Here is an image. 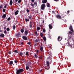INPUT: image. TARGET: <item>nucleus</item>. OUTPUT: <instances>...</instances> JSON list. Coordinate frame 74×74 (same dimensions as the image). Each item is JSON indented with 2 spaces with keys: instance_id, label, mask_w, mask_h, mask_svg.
<instances>
[{
  "instance_id": "1",
  "label": "nucleus",
  "mask_w": 74,
  "mask_h": 74,
  "mask_svg": "<svg viewBox=\"0 0 74 74\" xmlns=\"http://www.w3.org/2000/svg\"><path fill=\"white\" fill-rule=\"evenodd\" d=\"M16 74H21L22 72H23L24 70L23 69H20L17 70L16 69Z\"/></svg>"
},
{
  "instance_id": "2",
  "label": "nucleus",
  "mask_w": 74,
  "mask_h": 74,
  "mask_svg": "<svg viewBox=\"0 0 74 74\" xmlns=\"http://www.w3.org/2000/svg\"><path fill=\"white\" fill-rule=\"evenodd\" d=\"M46 65H47V66H46V69L48 70L50 68L49 61L48 60L47 61H46Z\"/></svg>"
},
{
  "instance_id": "3",
  "label": "nucleus",
  "mask_w": 74,
  "mask_h": 74,
  "mask_svg": "<svg viewBox=\"0 0 74 74\" xmlns=\"http://www.w3.org/2000/svg\"><path fill=\"white\" fill-rule=\"evenodd\" d=\"M56 18L57 19L61 20L62 19V16L59 14H57L56 15Z\"/></svg>"
},
{
  "instance_id": "4",
  "label": "nucleus",
  "mask_w": 74,
  "mask_h": 74,
  "mask_svg": "<svg viewBox=\"0 0 74 74\" xmlns=\"http://www.w3.org/2000/svg\"><path fill=\"white\" fill-rule=\"evenodd\" d=\"M69 29L71 30L73 33H74V31L73 29V26L71 25H70V27H69Z\"/></svg>"
},
{
  "instance_id": "5",
  "label": "nucleus",
  "mask_w": 74,
  "mask_h": 74,
  "mask_svg": "<svg viewBox=\"0 0 74 74\" xmlns=\"http://www.w3.org/2000/svg\"><path fill=\"white\" fill-rule=\"evenodd\" d=\"M46 5L45 4H43L41 5V10H44L45 8Z\"/></svg>"
},
{
  "instance_id": "6",
  "label": "nucleus",
  "mask_w": 74,
  "mask_h": 74,
  "mask_svg": "<svg viewBox=\"0 0 74 74\" xmlns=\"http://www.w3.org/2000/svg\"><path fill=\"white\" fill-rule=\"evenodd\" d=\"M31 5L32 6V7H34V5H36V6H37V2H35L33 4L32 3H31Z\"/></svg>"
},
{
  "instance_id": "7",
  "label": "nucleus",
  "mask_w": 74,
  "mask_h": 74,
  "mask_svg": "<svg viewBox=\"0 0 74 74\" xmlns=\"http://www.w3.org/2000/svg\"><path fill=\"white\" fill-rule=\"evenodd\" d=\"M22 38L24 40H26L27 39V37H26V36H23L22 37Z\"/></svg>"
},
{
  "instance_id": "8",
  "label": "nucleus",
  "mask_w": 74,
  "mask_h": 74,
  "mask_svg": "<svg viewBox=\"0 0 74 74\" xmlns=\"http://www.w3.org/2000/svg\"><path fill=\"white\" fill-rule=\"evenodd\" d=\"M20 35H21L20 32H18L16 34V36H17V37L18 38L19 37H21Z\"/></svg>"
},
{
  "instance_id": "9",
  "label": "nucleus",
  "mask_w": 74,
  "mask_h": 74,
  "mask_svg": "<svg viewBox=\"0 0 74 74\" xmlns=\"http://www.w3.org/2000/svg\"><path fill=\"white\" fill-rule=\"evenodd\" d=\"M40 50L41 51H42L43 50V47H42V45H41L40 46Z\"/></svg>"
},
{
  "instance_id": "10",
  "label": "nucleus",
  "mask_w": 74,
  "mask_h": 74,
  "mask_svg": "<svg viewBox=\"0 0 74 74\" xmlns=\"http://www.w3.org/2000/svg\"><path fill=\"white\" fill-rule=\"evenodd\" d=\"M47 2V0H42V3H46Z\"/></svg>"
},
{
  "instance_id": "11",
  "label": "nucleus",
  "mask_w": 74,
  "mask_h": 74,
  "mask_svg": "<svg viewBox=\"0 0 74 74\" xmlns=\"http://www.w3.org/2000/svg\"><path fill=\"white\" fill-rule=\"evenodd\" d=\"M6 16V14H4L2 16V17L3 19H5Z\"/></svg>"
},
{
  "instance_id": "12",
  "label": "nucleus",
  "mask_w": 74,
  "mask_h": 74,
  "mask_svg": "<svg viewBox=\"0 0 74 74\" xmlns=\"http://www.w3.org/2000/svg\"><path fill=\"white\" fill-rule=\"evenodd\" d=\"M46 6H47V7L48 8H50V3H47V4H46Z\"/></svg>"
},
{
  "instance_id": "13",
  "label": "nucleus",
  "mask_w": 74,
  "mask_h": 74,
  "mask_svg": "<svg viewBox=\"0 0 74 74\" xmlns=\"http://www.w3.org/2000/svg\"><path fill=\"white\" fill-rule=\"evenodd\" d=\"M24 27H23V28H22L21 30V31L22 33H23L24 32Z\"/></svg>"
},
{
  "instance_id": "14",
  "label": "nucleus",
  "mask_w": 74,
  "mask_h": 74,
  "mask_svg": "<svg viewBox=\"0 0 74 74\" xmlns=\"http://www.w3.org/2000/svg\"><path fill=\"white\" fill-rule=\"evenodd\" d=\"M18 12H19V11L18 10H17V11H16L15 12V15H17L18 14Z\"/></svg>"
},
{
  "instance_id": "15",
  "label": "nucleus",
  "mask_w": 74,
  "mask_h": 74,
  "mask_svg": "<svg viewBox=\"0 0 74 74\" xmlns=\"http://www.w3.org/2000/svg\"><path fill=\"white\" fill-rule=\"evenodd\" d=\"M49 29H52V26L51 24H49Z\"/></svg>"
},
{
  "instance_id": "16",
  "label": "nucleus",
  "mask_w": 74,
  "mask_h": 74,
  "mask_svg": "<svg viewBox=\"0 0 74 74\" xmlns=\"http://www.w3.org/2000/svg\"><path fill=\"white\" fill-rule=\"evenodd\" d=\"M5 36V35L4 34H1L0 35V37H3Z\"/></svg>"
},
{
  "instance_id": "17",
  "label": "nucleus",
  "mask_w": 74,
  "mask_h": 74,
  "mask_svg": "<svg viewBox=\"0 0 74 74\" xmlns=\"http://www.w3.org/2000/svg\"><path fill=\"white\" fill-rule=\"evenodd\" d=\"M28 31H27V30L25 31L24 32L25 35H27L28 34Z\"/></svg>"
},
{
  "instance_id": "18",
  "label": "nucleus",
  "mask_w": 74,
  "mask_h": 74,
  "mask_svg": "<svg viewBox=\"0 0 74 74\" xmlns=\"http://www.w3.org/2000/svg\"><path fill=\"white\" fill-rule=\"evenodd\" d=\"M40 41V39L38 38V39H36V40H35V41L36 42H38Z\"/></svg>"
},
{
  "instance_id": "19",
  "label": "nucleus",
  "mask_w": 74,
  "mask_h": 74,
  "mask_svg": "<svg viewBox=\"0 0 74 74\" xmlns=\"http://www.w3.org/2000/svg\"><path fill=\"white\" fill-rule=\"evenodd\" d=\"M13 3V1L12 0H11L10 1V4L11 5H12Z\"/></svg>"
},
{
  "instance_id": "20",
  "label": "nucleus",
  "mask_w": 74,
  "mask_h": 74,
  "mask_svg": "<svg viewBox=\"0 0 74 74\" xmlns=\"http://www.w3.org/2000/svg\"><path fill=\"white\" fill-rule=\"evenodd\" d=\"M13 63V62L12 61H10L9 64L10 65H12Z\"/></svg>"
},
{
  "instance_id": "21",
  "label": "nucleus",
  "mask_w": 74,
  "mask_h": 74,
  "mask_svg": "<svg viewBox=\"0 0 74 74\" xmlns=\"http://www.w3.org/2000/svg\"><path fill=\"white\" fill-rule=\"evenodd\" d=\"M3 7V6L2 4H1L0 5V9H2Z\"/></svg>"
},
{
  "instance_id": "22",
  "label": "nucleus",
  "mask_w": 74,
  "mask_h": 74,
  "mask_svg": "<svg viewBox=\"0 0 74 74\" xmlns=\"http://www.w3.org/2000/svg\"><path fill=\"white\" fill-rule=\"evenodd\" d=\"M29 19L30 20H31L32 19V15H30L29 16Z\"/></svg>"
},
{
  "instance_id": "23",
  "label": "nucleus",
  "mask_w": 74,
  "mask_h": 74,
  "mask_svg": "<svg viewBox=\"0 0 74 74\" xmlns=\"http://www.w3.org/2000/svg\"><path fill=\"white\" fill-rule=\"evenodd\" d=\"M23 53L22 52H21L19 53V55L20 56H23Z\"/></svg>"
},
{
  "instance_id": "24",
  "label": "nucleus",
  "mask_w": 74,
  "mask_h": 74,
  "mask_svg": "<svg viewBox=\"0 0 74 74\" xmlns=\"http://www.w3.org/2000/svg\"><path fill=\"white\" fill-rule=\"evenodd\" d=\"M16 28V26L15 25L13 26V29L14 30Z\"/></svg>"
},
{
  "instance_id": "25",
  "label": "nucleus",
  "mask_w": 74,
  "mask_h": 74,
  "mask_svg": "<svg viewBox=\"0 0 74 74\" xmlns=\"http://www.w3.org/2000/svg\"><path fill=\"white\" fill-rule=\"evenodd\" d=\"M29 27L30 28H32L33 27V26L32 25V24L31 22L30 23V24L29 25Z\"/></svg>"
},
{
  "instance_id": "26",
  "label": "nucleus",
  "mask_w": 74,
  "mask_h": 74,
  "mask_svg": "<svg viewBox=\"0 0 74 74\" xmlns=\"http://www.w3.org/2000/svg\"><path fill=\"white\" fill-rule=\"evenodd\" d=\"M26 69L27 70H28L29 69V67L28 66H27L26 67Z\"/></svg>"
},
{
  "instance_id": "27",
  "label": "nucleus",
  "mask_w": 74,
  "mask_h": 74,
  "mask_svg": "<svg viewBox=\"0 0 74 74\" xmlns=\"http://www.w3.org/2000/svg\"><path fill=\"white\" fill-rule=\"evenodd\" d=\"M43 40H44V41H46V38L45 37H43Z\"/></svg>"
},
{
  "instance_id": "28",
  "label": "nucleus",
  "mask_w": 74,
  "mask_h": 74,
  "mask_svg": "<svg viewBox=\"0 0 74 74\" xmlns=\"http://www.w3.org/2000/svg\"><path fill=\"white\" fill-rule=\"evenodd\" d=\"M40 27H38L37 28V31H39L40 29Z\"/></svg>"
},
{
  "instance_id": "29",
  "label": "nucleus",
  "mask_w": 74,
  "mask_h": 74,
  "mask_svg": "<svg viewBox=\"0 0 74 74\" xmlns=\"http://www.w3.org/2000/svg\"><path fill=\"white\" fill-rule=\"evenodd\" d=\"M25 21L26 22L29 21V19H27V18H25Z\"/></svg>"
},
{
  "instance_id": "30",
  "label": "nucleus",
  "mask_w": 74,
  "mask_h": 74,
  "mask_svg": "<svg viewBox=\"0 0 74 74\" xmlns=\"http://www.w3.org/2000/svg\"><path fill=\"white\" fill-rule=\"evenodd\" d=\"M14 52L16 53H19L18 52V51H17V50H14Z\"/></svg>"
},
{
  "instance_id": "31",
  "label": "nucleus",
  "mask_w": 74,
  "mask_h": 74,
  "mask_svg": "<svg viewBox=\"0 0 74 74\" xmlns=\"http://www.w3.org/2000/svg\"><path fill=\"white\" fill-rule=\"evenodd\" d=\"M60 36H58V40L60 42L61 41V40H60Z\"/></svg>"
},
{
  "instance_id": "32",
  "label": "nucleus",
  "mask_w": 74,
  "mask_h": 74,
  "mask_svg": "<svg viewBox=\"0 0 74 74\" xmlns=\"http://www.w3.org/2000/svg\"><path fill=\"white\" fill-rule=\"evenodd\" d=\"M27 56H29V53L28 52V51H27L26 54H25Z\"/></svg>"
},
{
  "instance_id": "33",
  "label": "nucleus",
  "mask_w": 74,
  "mask_h": 74,
  "mask_svg": "<svg viewBox=\"0 0 74 74\" xmlns=\"http://www.w3.org/2000/svg\"><path fill=\"white\" fill-rule=\"evenodd\" d=\"M6 30H7V31L8 32H9L10 31V29L9 27H8Z\"/></svg>"
},
{
  "instance_id": "34",
  "label": "nucleus",
  "mask_w": 74,
  "mask_h": 74,
  "mask_svg": "<svg viewBox=\"0 0 74 74\" xmlns=\"http://www.w3.org/2000/svg\"><path fill=\"white\" fill-rule=\"evenodd\" d=\"M43 58V56H40V57H39V59L41 60V59Z\"/></svg>"
},
{
  "instance_id": "35",
  "label": "nucleus",
  "mask_w": 74,
  "mask_h": 74,
  "mask_svg": "<svg viewBox=\"0 0 74 74\" xmlns=\"http://www.w3.org/2000/svg\"><path fill=\"white\" fill-rule=\"evenodd\" d=\"M37 43H36H36H35V44H34V46L35 47H36L37 46Z\"/></svg>"
},
{
  "instance_id": "36",
  "label": "nucleus",
  "mask_w": 74,
  "mask_h": 74,
  "mask_svg": "<svg viewBox=\"0 0 74 74\" xmlns=\"http://www.w3.org/2000/svg\"><path fill=\"white\" fill-rule=\"evenodd\" d=\"M40 36H41V37H42L43 36V34L42 33H40Z\"/></svg>"
},
{
  "instance_id": "37",
  "label": "nucleus",
  "mask_w": 74,
  "mask_h": 74,
  "mask_svg": "<svg viewBox=\"0 0 74 74\" xmlns=\"http://www.w3.org/2000/svg\"><path fill=\"white\" fill-rule=\"evenodd\" d=\"M68 34H71H71H72V33L71 31H69V32H68Z\"/></svg>"
},
{
  "instance_id": "38",
  "label": "nucleus",
  "mask_w": 74,
  "mask_h": 74,
  "mask_svg": "<svg viewBox=\"0 0 74 74\" xmlns=\"http://www.w3.org/2000/svg\"><path fill=\"white\" fill-rule=\"evenodd\" d=\"M34 34H35V35H38V34L37 33V31H36L34 32Z\"/></svg>"
},
{
  "instance_id": "39",
  "label": "nucleus",
  "mask_w": 74,
  "mask_h": 74,
  "mask_svg": "<svg viewBox=\"0 0 74 74\" xmlns=\"http://www.w3.org/2000/svg\"><path fill=\"white\" fill-rule=\"evenodd\" d=\"M43 32H44V33L45 32L46 30H45V29H43Z\"/></svg>"
},
{
  "instance_id": "40",
  "label": "nucleus",
  "mask_w": 74,
  "mask_h": 74,
  "mask_svg": "<svg viewBox=\"0 0 74 74\" xmlns=\"http://www.w3.org/2000/svg\"><path fill=\"white\" fill-rule=\"evenodd\" d=\"M8 21H10V20H11V18L10 17H9L8 18Z\"/></svg>"
},
{
  "instance_id": "41",
  "label": "nucleus",
  "mask_w": 74,
  "mask_h": 74,
  "mask_svg": "<svg viewBox=\"0 0 74 74\" xmlns=\"http://www.w3.org/2000/svg\"><path fill=\"white\" fill-rule=\"evenodd\" d=\"M34 56L36 58H37L38 57V56H37V55H36V54H35Z\"/></svg>"
},
{
  "instance_id": "42",
  "label": "nucleus",
  "mask_w": 74,
  "mask_h": 74,
  "mask_svg": "<svg viewBox=\"0 0 74 74\" xmlns=\"http://www.w3.org/2000/svg\"><path fill=\"white\" fill-rule=\"evenodd\" d=\"M21 2V0H19L18 1V3H20Z\"/></svg>"
},
{
  "instance_id": "43",
  "label": "nucleus",
  "mask_w": 74,
  "mask_h": 74,
  "mask_svg": "<svg viewBox=\"0 0 74 74\" xmlns=\"http://www.w3.org/2000/svg\"><path fill=\"white\" fill-rule=\"evenodd\" d=\"M3 12H5V9H3Z\"/></svg>"
},
{
  "instance_id": "44",
  "label": "nucleus",
  "mask_w": 74,
  "mask_h": 74,
  "mask_svg": "<svg viewBox=\"0 0 74 74\" xmlns=\"http://www.w3.org/2000/svg\"><path fill=\"white\" fill-rule=\"evenodd\" d=\"M27 12H28V13H29V9H27Z\"/></svg>"
},
{
  "instance_id": "45",
  "label": "nucleus",
  "mask_w": 74,
  "mask_h": 74,
  "mask_svg": "<svg viewBox=\"0 0 74 74\" xmlns=\"http://www.w3.org/2000/svg\"><path fill=\"white\" fill-rule=\"evenodd\" d=\"M69 39L71 40V36H69L68 38Z\"/></svg>"
},
{
  "instance_id": "46",
  "label": "nucleus",
  "mask_w": 74,
  "mask_h": 74,
  "mask_svg": "<svg viewBox=\"0 0 74 74\" xmlns=\"http://www.w3.org/2000/svg\"><path fill=\"white\" fill-rule=\"evenodd\" d=\"M7 6V4L5 5V6H4V8H6V6Z\"/></svg>"
},
{
  "instance_id": "47",
  "label": "nucleus",
  "mask_w": 74,
  "mask_h": 74,
  "mask_svg": "<svg viewBox=\"0 0 74 74\" xmlns=\"http://www.w3.org/2000/svg\"><path fill=\"white\" fill-rule=\"evenodd\" d=\"M52 13L53 14H55V12L54 11H52Z\"/></svg>"
},
{
  "instance_id": "48",
  "label": "nucleus",
  "mask_w": 74,
  "mask_h": 74,
  "mask_svg": "<svg viewBox=\"0 0 74 74\" xmlns=\"http://www.w3.org/2000/svg\"><path fill=\"white\" fill-rule=\"evenodd\" d=\"M11 51H9L8 52V54H11Z\"/></svg>"
},
{
  "instance_id": "49",
  "label": "nucleus",
  "mask_w": 74,
  "mask_h": 74,
  "mask_svg": "<svg viewBox=\"0 0 74 74\" xmlns=\"http://www.w3.org/2000/svg\"><path fill=\"white\" fill-rule=\"evenodd\" d=\"M14 62L15 63H17V61H16V60H15Z\"/></svg>"
},
{
  "instance_id": "50",
  "label": "nucleus",
  "mask_w": 74,
  "mask_h": 74,
  "mask_svg": "<svg viewBox=\"0 0 74 74\" xmlns=\"http://www.w3.org/2000/svg\"><path fill=\"white\" fill-rule=\"evenodd\" d=\"M35 1V0H32V3H34Z\"/></svg>"
},
{
  "instance_id": "51",
  "label": "nucleus",
  "mask_w": 74,
  "mask_h": 74,
  "mask_svg": "<svg viewBox=\"0 0 74 74\" xmlns=\"http://www.w3.org/2000/svg\"><path fill=\"white\" fill-rule=\"evenodd\" d=\"M72 34L73 35V39H74V34Z\"/></svg>"
},
{
  "instance_id": "52",
  "label": "nucleus",
  "mask_w": 74,
  "mask_h": 74,
  "mask_svg": "<svg viewBox=\"0 0 74 74\" xmlns=\"http://www.w3.org/2000/svg\"><path fill=\"white\" fill-rule=\"evenodd\" d=\"M23 42H21L20 45H23Z\"/></svg>"
},
{
  "instance_id": "53",
  "label": "nucleus",
  "mask_w": 74,
  "mask_h": 74,
  "mask_svg": "<svg viewBox=\"0 0 74 74\" xmlns=\"http://www.w3.org/2000/svg\"><path fill=\"white\" fill-rule=\"evenodd\" d=\"M6 30H5V31H4V33L5 34H6Z\"/></svg>"
},
{
  "instance_id": "54",
  "label": "nucleus",
  "mask_w": 74,
  "mask_h": 74,
  "mask_svg": "<svg viewBox=\"0 0 74 74\" xmlns=\"http://www.w3.org/2000/svg\"><path fill=\"white\" fill-rule=\"evenodd\" d=\"M55 1H56V2H58L59 1V0H54Z\"/></svg>"
},
{
  "instance_id": "55",
  "label": "nucleus",
  "mask_w": 74,
  "mask_h": 74,
  "mask_svg": "<svg viewBox=\"0 0 74 74\" xmlns=\"http://www.w3.org/2000/svg\"><path fill=\"white\" fill-rule=\"evenodd\" d=\"M27 44L29 45H30L31 44V42H29Z\"/></svg>"
},
{
  "instance_id": "56",
  "label": "nucleus",
  "mask_w": 74,
  "mask_h": 74,
  "mask_svg": "<svg viewBox=\"0 0 74 74\" xmlns=\"http://www.w3.org/2000/svg\"><path fill=\"white\" fill-rule=\"evenodd\" d=\"M70 12V11L69 10H68L67 12V13L68 14H69Z\"/></svg>"
},
{
  "instance_id": "57",
  "label": "nucleus",
  "mask_w": 74,
  "mask_h": 74,
  "mask_svg": "<svg viewBox=\"0 0 74 74\" xmlns=\"http://www.w3.org/2000/svg\"><path fill=\"white\" fill-rule=\"evenodd\" d=\"M42 22L43 23V24H44V20H43Z\"/></svg>"
},
{
  "instance_id": "58",
  "label": "nucleus",
  "mask_w": 74,
  "mask_h": 74,
  "mask_svg": "<svg viewBox=\"0 0 74 74\" xmlns=\"http://www.w3.org/2000/svg\"><path fill=\"white\" fill-rule=\"evenodd\" d=\"M15 1L16 2H17L18 1V0H15Z\"/></svg>"
},
{
  "instance_id": "59",
  "label": "nucleus",
  "mask_w": 74,
  "mask_h": 74,
  "mask_svg": "<svg viewBox=\"0 0 74 74\" xmlns=\"http://www.w3.org/2000/svg\"><path fill=\"white\" fill-rule=\"evenodd\" d=\"M62 37H61V39L60 40H62Z\"/></svg>"
},
{
  "instance_id": "60",
  "label": "nucleus",
  "mask_w": 74,
  "mask_h": 74,
  "mask_svg": "<svg viewBox=\"0 0 74 74\" xmlns=\"http://www.w3.org/2000/svg\"><path fill=\"white\" fill-rule=\"evenodd\" d=\"M6 28V27H4V29H5Z\"/></svg>"
},
{
  "instance_id": "61",
  "label": "nucleus",
  "mask_w": 74,
  "mask_h": 74,
  "mask_svg": "<svg viewBox=\"0 0 74 74\" xmlns=\"http://www.w3.org/2000/svg\"><path fill=\"white\" fill-rule=\"evenodd\" d=\"M39 52V51H38V50H37V52Z\"/></svg>"
},
{
  "instance_id": "62",
  "label": "nucleus",
  "mask_w": 74,
  "mask_h": 74,
  "mask_svg": "<svg viewBox=\"0 0 74 74\" xmlns=\"http://www.w3.org/2000/svg\"><path fill=\"white\" fill-rule=\"evenodd\" d=\"M49 59V57H47V60Z\"/></svg>"
},
{
  "instance_id": "63",
  "label": "nucleus",
  "mask_w": 74,
  "mask_h": 74,
  "mask_svg": "<svg viewBox=\"0 0 74 74\" xmlns=\"http://www.w3.org/2000/svg\"><path fill=\"white\" fill-rule=\"evenodd\" d=\"M18 10H19V8H18Z\"/></svg>"
},
{
  "instance_id": "64",
  "label": "nucleus",
  "mask_w": 74,
  "mask_h": 74,
  "mask_svg": "<svg viewBox=\"0 0 74 74\" xmlns=\"http://www.w3.org/2000/svg\"><path fill=\"white\" fill-rule=\"evenodd\" d=\"M0 30H1V29H0V32H1V31H0Z\"/></svg>"
}]
</instances>
